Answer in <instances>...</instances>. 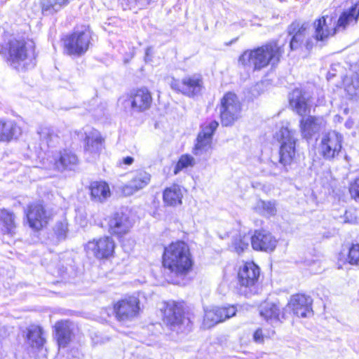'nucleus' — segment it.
Listing matches in <instances>:
<instances>
[{"label": "nucleus", "mask_w": 359, "mask_h": 359, "mask_svg": "<svg viewBox=\"0 0 359 359\" xmlns=\"http://www.w3.org/2000/svg\"><path fill=\"white\" fill-rule=\"evenodd\" d=\"M162 264L169 283L185 285L194 266L188 245L184 241L170 243L164 249Z\"/></svg>", "instance_id": "f257e3e1"}, {"label": "nucleus", "mask_w": 359, "mask_h": 359, "mask_svg": "<svg viewBox=\"0 0 359 359\" xmlns=\"http://www.w3.org/2000/svg\"><path fill=\"white\" fill-rule=\"evenodd\" d=\"M2 46L8 49V61L13 68L23 70L27 69L29 65H34L33 61L35 60L36 54L33 41H25L13 35L5 34L4 43Z\"/></svg>", "instance_id": "f03ea898"}, {"label": "nucleus", "mask_w": 359, "mask_h": 359, "mask_svg": "<svg viewBox=\"0 0 359 359\" xmlns=\"http://www.w3.org/2000/svg\"><path fill=\"white\" fill-rule=\"evenodd\" d=\"M283 50L276 41H271L253 50L245 51L239 57L243 65L253 66L255 69H261L269 64L274 65L280 61Z\"/></svg>", "instance_id": "7ed1b4c3"}, {"label": "nucleus", "mask_w": 359, "mask_h": 359, "mask_svg": "<svg viewBox=\"0 0 359 359\" xmlns=\"http://www.w3.org/2000/svg\"><path fill=\"white\" fill-rule=\"evenodd\" d=\"M280 134V149L278 163L282 166L281 170L287 172L289 167L294 162L296 156L297 138L295 131L287 127L282 128Z\"/></svg>", "instance_id": "20e7f679"}, {"label": "nucleus", "mask_w": 359, "mask_h": 359, "mask_svg": "<svg viewBox=\"0 0 359 359\" xmlns=\"http://www.w3.org/2000/svg\"><path fill=\"white\" fill-rule=\"evenodd\" d=\"M91 33L88 29L76 30L63 39L65 51L69 55L80 57L85 54L91 44Z\"/></svg>", "instance_id": "39448f33"}, {"label": "nucleus", "mask_w": 359, "mask_h": 359, "mask_svg": "<svg viewBox=\"0 0 359 359\" xmlns=\"http://www.w3.org/2000/svg\"><path fill=\"white\" fill-rule=\"evenodd\" d=\"M260 275L259 267L253 262H245L238 271V282L240 291L249 297L256 292V284Z\"/></svg>", "instance_id": "423d86ee"}, {"label": "nucleus", "mask_w": 359, "mask_h": 359, "mask_svg": "<svg viewBox=\"0 0 359 359\" xmlns=\"http://www.w3.org/2000/svg\"><path fill=\"white\" fill-rule=\"evenodd\" d=\"M343 136L336 130L326 133L321 139L319 146L320 155L327 161H334L339 155L342 149Z\"/></svg>", "instance_id": "0eeeda50"}, {"label": "nucleus", "mask_w": 359, "mask_h": 359, "mask_svg": "<svg viewBox=\"0 0 359 359\" xmlns=\"http://www.w3.org/2000/svg\"><path fill=\"white\" fill-rule=\"evenodd\" d=\"M309 24L306 22H300L299 21L293 22L287 27L288 35L292 36L290 42V48L292 50H297L301 48L303 45L306 47V50H311L313 46V39L306 36L309 34L308 32Z\"/></svg>", "instance_id": "6e6552de"}, {"label": "nucleus", "mask_w": 359, "mask_h": 359, "mask_svg": "<svg viewBox=\"0 0 359 359\" xmlns=\"http://www.w3.org/2000/svg\"><path fill=\"white\" fill-rule=\"evenodd\" d=\"M241 104L236 94L226 93L221 100L220 117L224 126L232 125L240 116Z\"/></svg>", "instance_id": "1a4fd4ad"}, {"label": "nucleus", "mask_w": 359, "mask_h": 359, "mask_svg": "<svg viewBox=\"0 0 359 359\" xmlns=\"http://www.w3.org/2000/svg\"><path fill=\"white\" fill-rule=\"evenodd\" d=\"M171 88L183 95L193 97L201 93L203 88V77L201 74L184 76L182 81L173 80Z\"/></svg>", "instance_id": "9d476101"}, {"label": "nucleus", "mask_w": 359, "mask_h": 359, "mask_svg": "<svg viewBox=\"0 0 359 359\" xmlns=\"http://www.w3.org/2000/svg\"><path fill=\"white\" fill-rule=\"evenodd\" d=\"M114 310L118 320H132L139 313L140 300L133 296L119 300L114 304Z\"/></svg>", "instance_id": "9b49d317"}, {"label": "nucleus", "mask_w": 359, "mask_h": 359, "mask_svg": "<svg viewBox=\"0 0 359 359\" xmlns=\"http://www.w3.org/2000/svg\"><path fill=\"white\" fill-rule=\"evenodd\" d=\"M115 243L112 238L103 236L99 239L89 241L86 245V250L88 255L97 259H106L112 255Z\"/></svg>", "instance_id": "f8f14e48"}, {"label": "nucleus", "mask_w": 359, "mask_h": 359, "mask_svg": "<svg viewBox=\"0 0 359 359\" xmlns=\"http://www.w3.org/2000/svg\"><path fill=\"white\" fill-rule=\"evenodd\" d=\"M288 98L290 107L298 115L305 116L310 113L312 96L309 93L295 88L289 94Z\"/></svg>", "instance_id": "ddd939ff"}, {"label": "nucleus", "mask_w": 359, "mask_h": 359, "mask_svg": "<svg viewBox=\"0 0 359 359\" xmlns=\"http://www.w3.org/2000/svg\"><path fill=\"white\" fill-rule=\"evenodd\" d=\"M25 212L29 227L35 231H39L48 224V215L41 202L29 204Z\"/></svg>", "instance_id": "4468645a"}, {"label": "nucleus", "mask_w": 359, "mask_h": 359, "mask_svg": "<svg viewBox=\"0 0 359 359\" xmlns=\"http://www.w3.org/2000/svg\"><path fill=\"white\" fill-rule=\"evenodd\" d=\"M314 33L312 36L316 42H321L323 44L327 39L335 35L338 32L335 30L334 23L332 22V18L322 16L316 20L313 24Z\"/></svg>", "instance_id": "2eb2a0df"}, {"label": "nucleus", "mask_w": 359, "mask_h": 359, "mask_svg": "<svg viewBox=\"0 0 359 359\" xmlns=\"http://www.w3.org/2000/svg\"><path fill=\"white\" fill-rule=\"evenodd\" d=\"M312 302L313 300L309 296L302 294H294L285 309L292 311L297 317L306 318L313 314Z\"/></svg>", "instance_id": "dca6fc26"}, {"label": "nucleus", "mask_w": 359, "mask_h": 359, "mask_svg": "<svg viewBox=\"0 0 359 359\" xmlns=\"http://www.w3.org/2000/svg\"><path fill=\"white\" fill-rule=\"evenodd\" d=\"M133 222L128 212L118 211L113 214L108 222L109 231L118 236L128 233Z\"/></svg>", "instance_id": "f3484780"}, {"label": "nucleus", "mask_w": 359, "mask_h": 359, "mask_svg": "<svg viewBox=\"0 0 359 359\" xmlns=\"http://www.w3.org/2000/svg\"><path fill=\"white\" fill-rule=\"evenodd\" d=\"M218 126L219 123L216 121H212L202 128L198 135L194 149L195 155H201L211 149L212 135Z\"/></svg>", "instance_id": "a211bd4d"}, {"label": "nucleus", "mask_w": 359, "mask_h": 359, "mask_svg": "<svg viewBox=\"0 0 359 359\" xmlns=\"http://www.w3.org/2000/svg\"><path fill=\"white\" fill-rule=\"evenodd\" d=\"M325 123L324 119L320 116H302L299 121V128L302 137L306 140L313 138L323 129Z\"/></svg>", "instance_id": "6ab92c4d"}, {"label": "nucleus", "mask_w": 359, "mask_h": 359, "mask_svg": "<svg viewBox=\"0 0 359 359\" xmlns=\"http://www.w3.org/2000/svg\"><path fill=\"white\" fill-rule=\"evenodd\" d=\"M251 245L255 250L271 252L275 250L277 240L271 233L259 230L251 236Z\"/></svg>", "instance_id": "aec40b11"}, {"label": "nucleus", "mask_w": 359, "mask_h": 359, "mask_svg": "<svg viewBox=\"0 0 359 359\" xmlns=\"http://www.w3.org/2000/svg\"><path fill=\"white\" fill-rule=\"evenodd\" d=\"M164 320L173 330L182 325L187 320L181 305L175 302H168L164 311Z\"/></svg>", "instance_id": "412c9836"}, {"label": "nucleus", "mask_w": 359, "mask_h": 359, "mask_svg": "<svg viewBox=\"0 0 359 359\" xmlns=\"http://www.w3.org/2000/svg\"><path fill=\"white\" fill-rule=\"evenodd\" d=\"M359 19V1L339 15L335 25L338 32H344L351 26L355 25Z\"/></svg>", "instance_id": "4be33fe9"}, {"label": "nucleus", "mask_w": 359, "mask_h": 359, "mask_svg": "<svg viewBox=\"0 0 359 359\" xmlns=\"http://www.w3.org/2000/svg\"><path fill=\"white\" fill-rule=\"evenodd\" d=\"M53 160L55 168L60 171L74 170L79 163L76 155L67 149L55 154Z\"/></svg>", "instance_id": "5701e85b"}, {"label": "nucleus", "mask_w": 359, "mask_h": 359, "mask_svg": "<svg viewBox=\"0 0 359 359\" xmlns=\"http://www.w3.org/2000/svg\"><path fill=\"white\" fill-rule=\"evenodd\" d=\"M150 180L151 175L149 173L144 170H138L134 174L131 180L123 186V192L126 196L132 195L135 191L146 187L149 183Z\"/></svg>", "instance_id": "b1692460"}, {"label": "nucleus", "mask_w": 359, "mask_h": 359, "mask_svg": "<svg viewBox=\"0 0 359 359\" xmlns=\"http://www.w3.org/2000/svg\"><path fill=\"white\" fill-rule=\"evenodd\" d=\"M259 314L267 322L273 325L278 323L280 318L281 315L283 318H285V312L280 310L279 304L274 302H265L259 306Z\"/></svg>", "instance_id": "393cba45"}, {"label": "nucleus", "mask_w": 359, "mask_h": 359, "mask_svg": "<svg viewBox=\"0 0 359 359\" xmlns=\"http://www.w3.org/2000/svg\"><path fill=\"white\" fill-rule=\"evenodd\" d=\"M151 102V93L146 88H139L131 95V107L137 111L149 109Z\"/></svg>", "instance_id": "a878e982"}, {"label": "nucleus", "mask_w": 359, "mask_h": 359, "mask_svg": "<svg viewBox=\"0 0 359 359\" xmlns=\"http://www.w3.org/2000/svg\"><path fill=\"white\" fill-rule=\"evenodd\" d=\"M85 142V153L93 158L98 156L102 149L103 143L100 133L94 129L86 133Z\"/></svg>", "instance_id": "bb28decb"}, {"label": "nucleus", "mask_w": 359, "mask_h": 359, "mask_svg": "<svg viewBox=\"0 0 359 359\" xmlns=\"http://www.w3.org/2000/svg\"><path fill=\"white\" fill-rule=\"evenodd\" d=\"M40 138V147L42 150L53 148L59 143L60 137L55 130L48 126H41L37 131Z\"/></svg>", "instance_id": "cd10ccee"}, {"label": "nucleus", "mask_w": 359, "mask_h": 359, "mask_svg": "<svg viewBox=\"0 0 359 359\" xmlns=\"http://www.w3.org/2000/svg\"><path fill=\"white\" fill-rule=\"evenodd\" d=\"M21 134V128L13 121H0V141L17 139Z\"/></svg>", "instance_id": "c85d7f7f"}, {"label": "nucleus", "mask_w": 359, "mask_h": 359, "mask_svg": "<svg viewBox=\"0 0 359 359\" xmlns=\"http://www.w3.org/2000/svg\"><path fill=\"white\" fill-rule=\"evenodd\" d=\"M54 327L59 347H66L70 342L72 337L69 323L66 320L58 321L55 323Z\"/></svg>", "instance_id": "c756f323"}, {"label": "nucleus", "mask_w": 359, "mask_h": 359, "mask_svg": "<svg viewBox=\"0 0 359 359\" xmlns=\"http://www.w3.org/2000/svg\"><path fill=\"white\" fill-rule=\"evenodd\" d=\"M353 73L344 81L345 90L351 99L359 98V62L353 66Z\"/></svg>", "instance_id": "7c9ffc66"}, {"label": "nucleus", "mask_w": 359, "mask_h": 359, "mask_svg": "<svg viewBox=\"0 0 359 359\" xmlns=\"http://www.w3.org/2000/svg\"><path fill=\"white\" fill-rule=\"evenodd\" d=\"M90 196L95 202L102 203L110 196L108 184L104 182H93L90 184Z\"/></svg>", "instance_id": "2f4dec72"}, {"label": "nucleus", "mask_w": 359, "mask_h": 359, "mask_svg": "<svg viewBox=\"0 0 359 359\" xmlns=\"http://www.w3.org/2000/svg\"><path fill=\"white\" fill-rule=\"evenodd\" d=\"M183 194L181 188L176 184L166 188L163 194V202L169 206L182 204Z\"/></svg>", "instance_id": "473e14b6"}, {"label": "nucleus", "mask_w": 359, "mask_h": 359, "mask_svg": "<svg viewBox=\"0 0 359 359\" xmlns=\"http://www.w3.org/2000/svg\"><path fill=\"white\" fill-rule=\"evenodd\" d=\"M46 340L43 337L42 329L36 325H32L27 329V343L32 348L39 349L43 347Z\"/></svg>", "instance_id": "72a5a7b5"}, {"label": "nucleus", "mask_w": 359, "mask_h": 359, "mask_svg": "<svg viewBox=\"0 0 359 359\" xmlns=\"http://www.w3.org/2000/svg\"><path fill=\"white\" fill-rule=\"evenodd\" d=\"M70 0H41L40 5L43 15H52L66 7Z\"/></svg>", "instance_id": "f704fd0d"}, {"label": "nucleus", "mask_w": 359, "mask_h": 359, "mask_svg": "<svg viewBox=\"0 0 359 359\" xmlns=\"http://www.w3.org/2000/svg\"><path fill=\"white\" fill-rule=\"evenodd\" d=\"M220 310H217V307L205 310V315L203 322V326L205 329H209L215 325L222 323Z\"/></svg>", "instance_id": "c9c22d12"}, {"label": "nucleus", "mask_w": 359, "mask_h": 359, "mask_svg": "<svg viewBox=\"0 0 359 359\" xmlns=\"http://www.w3.org/2000/svg\"><path fill=\"white\" fill-rule=\"evenodd\" d=\"M255 210L265 217L274 216L276 214V204L275 201H265L259 200L256 203Z\"/></svg>", "instance_id": "e433bc0d"}, {"label": "nucleus", "mask_w": 359, "mask_h": 359, "mask_svg": "<svg viewBox=\"0 0 359 359\" xmlns=\"http://www.w3.org/2000/svg\"><path fill=\"white\" fill-rule=\"evenodd\" d=\"M0 219L7 233H13L16 227L15 215L6 210L1 212Z\"/></svg>", "instance_id": "4c0bfd02"}, {"label": "nucleus", "mask_w": 359, "mask_h": 359, "mask_svg": "<svg viewBox=\"0 0 359 359\" xmlns=\"http://www.w3.org/2000/svg\"><path fill=\"white\" fill-rule=\"evenodd\" d=\"M251 241V236L249 235L241 236L239 235L236 237L233 243L235 251L238 254H241L249 246V242Z\"/></svg>", "instance_id": "58836bf2"}, {"label": "nucleus", "mask_w": 359, "mask_h": 359, "mask_svg": "<svg viewBox=\"0 0 359 359\" xmlns=\"http://www.w3.org/2000/svg\"><path fill=\"white\" fill-rule=\"evenodd\" d=\"M194 162V159L190 155H182L178 162L177 163L175 169L174 173L177 175L180 172L182 169L187 168L189 165H193Z\"/></svg>", "instance_id": "ea45409f"}, {"label": "nucleus", "mask_w": 359, "mask_h": 359, "mask_svg": "<svg viewBox=\"0 0 359 359\" xmlns=\"http://www.w3.org/2000/svg\"><path fill=\"white\" fill-rule=\"evenodd\" d=\"M217 310H220L222 322L234 316L236 313L237 309L233 305H228L226 306L217 307Z\"/></svg>", "instance_id": "a19ab883"}, {"label": "nucleus", "mask_w": 359, "mask_h": 359, "mask_svg": "<svg viewBox=\"0 0 359 359\" xmlns=\"http://www.w3.org/2000/svg\"><path fill=\"white\" fill-rule=\"evenodd\" d=\"M348 260L351 264L359 265V243L352 244L349 248Z\"/></svg>", "instance_id": "79ce46f5"}, {"label": "nucleus", "mask_w": 359, "mask_h": 359, "mask_svg": "<svg viewBox=\"0 0 359 359\" xmlns=\"http://www.w3.org/2000/svg\"><path fill=\"white\" fill-rule=\"evenodd\" d=\"M54 231L59 239H65L67 233V224L66 222H57Z\"/></svg>", "instance_id": "37998d69"}, {"label": "nucleus", "mask_w": 359, "mask_h": 359, "mask_svg": "<svg viewBox=\"0 0 359 359\" xmlns=\"http://www.w3.org/2000/svg\"><path fill=\"white\" fill-rule=\"evenodd\" d=\"M349 192L354 200L359 201V176L350 184Z\"/></svg>", "instance_id": "c03bdc74"}, {"label": "nucleus", "mask_w": 359, "mask_h": 359, "mask_svg": "<svg viewBox=\"0 0 359 359\" xmlns=\"http://www.w3.org/2000/svg\"><path fill=\"white\" fill-rule=\"evenodd\" d=\"M254 340L257 343H262L264 340V337L262 334V330L261 329H257L253 335Z\"/></svg>", "instance_id": "a18cd8bd"}, {"label": "nucleus", "mask_w": 359, "mask_h": 359, "mask_svg": "<svg viewBox=\"0 0 359 359\" xmlns=\"http://www.w3.org/2000/svg\"><path fill=\"white\" fill-rule=\"evenodd\" d=\"M152 53V49L151 47H147L145 50V57L144 60L147 62L149 61H151V55Z\"/></svg>", "instance_id": "49530a36"}, {"label": "nucleus", "mask_w": 359, "mask_h": 359, "mask_svg": "<svg viewBox=\"0 0 359 359\" xmlns=\"http://www.w3.org/2000/svg\"><path fill=\"white\" fill-rule=\"evenodd\" d=\"M134 161V158L131 156H127L123 158V163L126 165H131Z\"/></svg>", "instance_id": "de8ad7c7"}, {"label": "nucleus", "mask_w": 359, "mask_h": 359, "mask_svg": "<svg viewBox=\"0 0 359 359\" xmlns=\"http://www.w3.org/2000/svg\"><path fill=\"white\" fill-rule=\"evenodd\" d=\"M353 124V122L352 121H350V120L347 121L345 123V126L348 128H351L352 127Z\"/></svg>", "instance_id": "09e8293b"}, {"label": "nucleus", "mask_w": 359, "mask_h": 359, "mask_svg": "<svg viewBox=\"0 0 359 359\" xmlns=\"http://www.w3.org/2000/svg\"><path fill=\"white\" fill-rule=\"evenodd\" d=\"M271 174L275 175H277V174H278V172H276V171H273V172H271Z\"/></svg>", "instance_id": "8fccbe9b"}]
</instances>
